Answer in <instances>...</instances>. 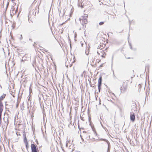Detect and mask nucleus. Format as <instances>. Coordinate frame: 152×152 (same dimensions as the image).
Here are the masks:
<instances>
[{"label": "nucleus", "mask_w": 152, "mask_h": 152, "mask_svg": "<svg viewBox=\"0 0 152 152\" xmlns=\"http://www.w3.org/2000/svg\"><path fill=\"white\" fill-rule=\"evenodd\" d=\"M26 144V147L27 148L28 147V143H27V144Z\"/></svg>", "instance_id": "nucleus-18"}, {"label": "nucleus", "mask_w": 152, "mask_h": 152, "mask_svg": "<svg viewBox=\"0 0 152 152\" xmlns=\"http://www.w3.org/2000/svg\"><path fill=\"white\" fill-rule=\"evenodd\" d=\"M3 110V105L1 101H0V112H2Z\"/></svg>", "instance_id": "nucleus-7"}, {"label": "nucleus", "mask_w": 152, "mask_h": 152, "mask_svg": "<svg viewBox=\"0 0 152 152\" xmlns=\"http://www.w3.org/2000/svg\"><path fill=\"white\" fill-rule=\"evenodd\" d=\"M1 121H0V127L1 126Z\"/></svg>", "instance_id": "nucleus-22"}, {"label": "nucleus", "mask_w": 152, "mask_h": 152, "mask_svg": "<svg viewBox=\"0 0 152 152\" xmlns=\"http://www.w3.org/2000/svg\"><path fill=\"white\" fill-rule=\"evenodd\" d=\"M134 76V75L133 77H132H132H131V78H133Z\"/></svg>", "instance_id": "nucleus-24"}, {"label": "nucleus", "mask_w": 152, "mask_h": 152, "mask_svg": "<svg viewBox=\"0 0 152 152\" xmlns=\"http://www.w3.org/2000/svg\"><path fill=\"white\" fill-rule=\"evenodd\" d=\"M87 16L85 15L84 16H82L81 18H80L79 19L82 23V25H83L84 24H86L87 23Z\"/></svg>", "instance_id": "nucleus-2"}, {"label": "nucleus", "mask_w": 152, "mask_h": 152, "mask_svg": "<svg viewBox=\"0 0 152 152\" xmlns=\"http://www.w3.org/2000/svg\"><path fill=\"white\" fill-rule=\"evenodd\" d=\"M128 83L126 81L123 82L122 85V86H121L120 89L121 92L123 93H124L127 89Z\"/></svg>", "instance_id": "nucleus-1"}, {"label": "nucleus", "mask_w": 152, "mask_h": 152, "mask_svg": "<svg viewBox=\"0 0 152 152\" xmlns=\"http://www.w3.org/2000/svg\"><path fill=\"white\" fill-rule=\"evenodd\" d=\"M20 40H22L23 39V37L22 35H20Z\"/></svg>", "instance_id": "nucleus-17"}, {"label": "nucleus", "mask_w": 152, "mask_h": 152, "mask_svg": "<svg viewBox=\"0 0 152 152\" xmlns=\"http://www.w3.org/2000/svg\"><path fill=\"white\" fill-rule=\"evenodd\" d=\"M5 94H3L0 97V101H1V100H2L5 97Z\"/></svg>", "instance_id": "nucleus-8"}, {"label": "nucleus", "mask_w": 152, "mask_h": 152, "mask_svg": "<svg viewBox=\"0 0 152 152\" xmlns=\"http://www.w3.org/2000/svg\"><path fill=\"white\" fill-rule=\"evenodd\" d=\"M85 53H86V55H88V53H87V51H86H86Z\"/></svg>", "instance_id": "nucleus-21"}, {"label": "nucleus", "mask_w": 152, "mask_h": 152, "mask_svg": "<svg viewBox=\"0 0 152 152\" xmlns=\"http://www.w3.org/2000/svg\"><path fill=\"white\" fill-rule=\"evenodd\" d=\"M129 45H130V48L131 49H132V45H131V44H129Z\"/></svg>", "instance_id": "nucleus-20"}, {"label": "nucleus", "mask_w": 152, "mask_h": 152, "mask_svg": "<svg viewBox=\"0 0 152 152\" xmlns=\"http://www.w3.org/2000/svg\"><path fill=\"white\" fill-rule=\"evenodd\" d=\"M102 53V50L101 51H98V50L97 51V53L99 55H100L101 54L100 53Z\"/></svg>", "instance_id": "nucleus-13"}, {"label": "nucleus", "mask_w": 152, "mask_h": 152, "mask_svg": "<svg viewBox=\"0 0 152 152\" xmlns=\"http://www.w3.org/2000/svg\"><path fill=\"white\" fill-rule=\"evenodd\" d=\"M133 105L134 106H136V105L135 102H134V103H133Z\"/></svg>", "instance_id": "nucleus-19"}, {"label": "nucleus", "mask_w": 152, "mask_h": 152, "mask_svg": "<svg viewBox=\"0 0 152 152\" xmlns=\"http://www.w3.org/2000/svg\"><path fill=\"white\" fill-rule=\"evenodd\" d=\"M92 152H93V151H92Z\"/></svg>", "instance_id": "nucleus-27"}, {"label": "nucleus", "mask_w": 152, "mask_h": 152, "mask_svg": "<svg viewBox=\"0 0 152 152\" xmlns=\"http://www.w3.org/2000/svg\"><path fill=\"white\" fill-rule=\"evenodd\" d=\"M103 140L104 141H105L107 142L108 144V147H109V143L108 141L107 140H105V139H103ZM107 152H109V148L108 149Z\"/></svg>", "instance_id": "nucleus-12"}, {"label": "nucleus", "mask_w": 152, "mask_h": 152, "mask_svg": "<svg viewBox=\"0 0 152 152\" xmlns=\"http://www.w3.org/2000/svg\"><path fill=\"white\" fill-rule=\"evenodd\" d=\"M102 54L101 55V56L103 58H104L105 57V53H104L103 50H102Z\"/></svg>", "instance_id": "nucleus-10"}, {"label": "nucleus", "mask_w": 152, "mask_h": 152, "mask_svg": "<svg viewBox=\"0 0 152 152\" xmlns=\"http://www.w3.org/2000/svg\"><path fill=\"white\" fill-rule=\"evenodd\" d=\"M31 150L32 152H39L37 146L34 144H31Z\"/></svg>", "instance_id": "nucleus-3"}, {"label": "nucleus", "mask_w": 152, "mask_h": 152, "mask_svg": "<svg viewBox=\"0 0 152 152\" xmlns=\"http://www.w3.org/2000/svg\"><path fill=\"white\" fill-rule=\"evenodd\" d=\"M5 125H4V126H6L7 127V126L8 125V119L7 120V121H5Z\"/></svg>", "instance_id": "nucleus-11"}, {"label": "nucleus", "mask_w": 152, "mask_h": 152, "mask_svg": "<svg viewBox=\"0 0 152 152\" xmlns=\"http://www.w3.org/2000/svg\"><path fill=\"white\" fill-rule=\"evenodd\" d=\"M0 121H1V118H0Z\"/></svg>", "instance_id": "nucleus-23"}, {"label": "nucleus", "mask_w": 152, "mask_h": 152, "mask_svg": "<svg viewBox=\"0 0 152 152\" xmlns=\"http://www.w3.org/2000/svg\"><path fill=\"white\" fill-rule=\"evenodd\" d=\"M24 142L25 144H27L28 143L27 140V138L26 136H25L24 139Z\"/></svg>", "instance_id": "nucleus-9"}, {"label": "nucleus", "mask_w": 152, "mask_h": 152, "mask_svg": "<svg viewBox=\"0 0 152 152\" xmlns=\"http://www.w3.org/2000/svg\"><path fill=\"white\" fill-rule=\"evenodd\" d=\"M23 57L22 58V59H21V63H22V62H24V60L23 59Z\"/></svg>", "instance_id": "nucleus-16"}, {"label": "nucleus", "mask_w": 152, "mask_h": 152, "mask_svg": "<svg viewBox=\"0 0 152 152\" xmlns=\"http://www.w3.org/2000/svg\"><path fill=\"white\" fill-rule=\"evenodd\" d=\"M14 0H12V1H14Z\"/></svg>", "instance_id": "nucleus-25"}, {"label": "nucleus", "mask_w": 152, "mask_h": 152, "mask_svg": "<svg viewBox=\"0 0 152 152\" xmlns=\"http://www.w3.org/2000/svg\"><path fill=\"white\" fill-rule=\"evenodd\" d=\"M84 136L86 138L87 140L89 139L90 135V134L88 133H85L84 134Z\"/></svg>", "instance_id": "nucleus-6"}, {"label": "nucleus", "mask_w": 152, "mask_h": 152, "mask_svg": "<svg viewBox=\"0 0 152 152\" xmlns=\"http://www.w3.org/2000/svg\"><path fill=\"white\" fill-rule=\"evenodd\" d=\"M2 113V112H0V118H1Z\"/></svg>", "instance_id": "nucleus-15"}, {"label": "nucleus", "mask_w": 152, "mask_h": 152, "mask_svg": "<svg viewBox=\"0 0 152 152\" xmlns=\"http://www.w3.org/2000/svg\"><path fill=\"white\" fill-rule=\"evenodd\" d=\"M104 23V22H100L99 23V25H103Z\"/></svg>", "instance_id": "nucleus-14"}, {"label": "nucleus", "mask_w": 152, "mask_h": 152, "mask_svg": "<svg viewBox=\"0 0 152 152\" xmlns=\"http://www.w3.org/2000/svg\"><path fill=\"white\" fill-rule=\"evenodd\" d=\"M102 77L100 76L98 80V87L99 90V92H100V90L101 89V86L102 85Z\"/></svg>", "instance_id": "nucleus-4"}, {"label": "nucleus", "mask_w": 152, "mask_h": 152, "mask_svg": "<svg viewBox=\"0 0 152 152\" xmlns=\"http://www.w3.org/2000/svg\"><path fill=\"white\" fill-rule=\"evenodd\" d=\"M130 118L131 121L134 122L135 119V116L134 113H131L130 115Z\"/></svg>", "instance_id": "nucleus-5"}, {"label": "nucleus", "mask_w": 152, "mask_h": 152, "mask_svg": "<svg viewBox=\"0 0 152 152\" xmlns=\"http://www.w3.org/2000/svg\"><path fill=\"white\" fill-rule=\"evenodd\" d=\"M8 5V3L7 4V6Z\"/></svg>", "instance_id": "nucleus-26"}]
</instances>
